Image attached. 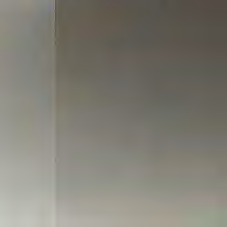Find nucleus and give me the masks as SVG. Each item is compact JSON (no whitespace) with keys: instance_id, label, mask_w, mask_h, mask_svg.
Listing matches in <instances>:
<instances>
[{"instance_id":"1","label":"nucleus","mask_w":227,"mask_h":227,"mask_svg":"<svg viewBox=\"0 0 227 227\" xmlns=\"http://www.w3.org/2000/svg\"><path fill=\"white\" fill-rule=\"evenodd\" d=\"M58 20V0H55V21Z\"/></svg>"}]
</instances>
